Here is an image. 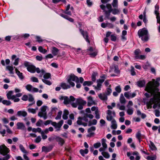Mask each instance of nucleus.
Returning <instances> with one entry per match:
<instances>
[{
  "label": "nucleus",
  "instance_id": "nucleus-7",
  "mask_svg": "<svg viewBox=\"0 0 160 160\" xmlns=\"http://www.w3.org/2000/svg\"><path fill=\"white\" fill-rule=\"evenodd\" d=\"M72 81H74L76 83H78L79 82V79L77 76L74 74H71L69 76L68 82L72 87H74L75 84Z\"/></svg>",
  "mask_w": 160,
  "mask_h": 160
},
{
  "label": "nucleus",
  "instance_id": "nucleus-54",
  "mask_svg": "<svg viewBox=\"0 0 160 160\" xmlns=\"http://www.w3.org/2000/svg\"><path fill=\"white\" fill-rule=\"evenodd\" d=\"M117 105L120 110H125V108L124 106H120V104H118Z\"/></svg>",
  "mask_w": 160,
  "mask_h": 160
},
{
  "label": "nucleus",
  "instance_id": "nucleus-15",
  "mask_svg": "<svg viewBox=\"0 0 160 160\" xmlns=\"http://www.w3.org/2000/svg\"><path fill=\"white\" fill-rule=\"evenodd\" d=\"M48 107L46 106H43L40 108V112L38 113V115L40 117H42V114H44V113H47L46 112V109Z\"/></svg>",
  "mask_w": 160,
  "mask_h": 160
},
{
  "label": "nucleus",
  "instance_id": "nucleus-9",
  "mask_svg": "<svg viewBox=\"0 0 160 160\" xmlns=\"http://www.w3.org/2000/svg\"><path fill=\"white\" fill-rule=\"evenodd\" d=\"M43 75L44 78L42 79V81L44 83L48 85H51V82L48 80L49 79H51V74L49 73H46L45 71V73Z\"/></svg>",
  "mask_w": 160,
  "mask_h": 160
},
{
  "label": "nucleus",
  "instance_id": "nucleus-4",
  "mask_svg": "<svg viewBox=\"0 0 160 160\" xmlns=\"http://www.w3.org/2000/svg\"><path fill=\"white\" fill-rule=\"evenodd\" d=\"M9 151L8 148L5 145L0 146V153L5 156L2 158H0V160H8L10 158V155L8 154Z\"/></svg>",
  "mask_w": 160,
  "mask_h": 160
},
{
  "label": "nucleus",
  "instance_id": "nucleus-12",
  "mask_svg": "<svg viewBox=\"0 0 160 160\" xmlns=\"http://www.w3.org/2000/svg\"><path fill=\"white\" fill-rule=\"evenodd\" d=\"M13 91H9L7 94V98L8 99H11L13 100L14 102H17L20 101L19 98H15V95H12Z\"/></svg>",
  "mask_w": 160,
  "mask_h": 160
},
{
  "label": "nucleus",
  "instance_id": "nucleus-17",
  "mask_svg": "<svg viewBox=\"0 0 160 160\" xmlns=\"http://www.w3.org/2000/svg\"><path fill=\"white\" fill-rule=\"evenodd\" d=\"M55 139L56 141L58 142V144L61 146H62L65 142L63 139L60 137H56Z\"/></svg>",
  "mask_w": 160,
  "mask_h": 160
},
{
  "label": "nucleus",
  "instance_id": "nucleus-13",
  "mask_svg": "<svg viewBox=\"0 0 160 160\" xmlns=\"http://www.w3.org/2000/svg\"><path fill=\"white\" fill-rule=\"evenodd\" d=\"M63 123V121L62 120L60 121L58 123H57L56 122H52L51 123V124L55 128H57L56 131H59L60 128H61L62 125Z\"/></svg>",
  "mask_w": 160,
  "mask_h": 160
},
{
  "label": "nucleus",
  "instance_id": "nucleus-34",
  "mask_svg": "<svg viewBox=\"0 0 160 160\" xmlns=\"http://www.w3.org/2000/svg\"><path fill=\"white\" fill-rule=\"evenodd\" d=\"M132 154L133 155H136V156L135 158L136 160H139L140 159V157L139 156V153L137 151H135L133 152Z\"/></svg>",
  "mask_w": 160,
  "mask_h": 160
},
{
  "label": "nucleus",
  "instance_id": "nucleus-49",
  "mask_svg": "<svg viewBox=\"0 0 160 160\" xmlns=\"http://www.w3.org/2000/svg\"><path fill=\"white\" fill-rule=\"evenodd\" d=\"M99 112V111L98 109V110L96 111V112H95V118L97 119H99L100 118Z\"/></svg>",
  "mask_w": 160,
  "mask_h": 160
},
{
  "label": "nucleus",
  "instance_id": "nucleus-52",
  "mask_svg": "<svg viewBox=\"0 0 160 160\" xmlns=\"http://www.w3.org/2000/svg\"><path fill=\"white\" fill-rule=\"evenodd\" d=\"M61 1L63 2L64 3H66V0H52V2L54 3H57Z\"/></svg>",
  "mask_w": 160,
  "mask_h": 160
},
{
  "label": "nucleus",
  "instance_id": "nucleus-64",
  "mask_svg": "<svg viewBox=\"0 0 160 160\" xmlns=\"http://www.w3.org/2000/svg\"><path fill=\"white\" fill-rule=\"evenodd\" d=\"M42 102L40 100H38L36 102L37 105L38 107L41 106L42 105Z\"/></svg>",
  "mask_w": 160,
  "mask_h": 160
},
{
  "label": "nucleus",
  "instance_id": "nucleus-55",
  "mask_svg": "<svg viewBox=\"0 0 160 160\" xmlns=\"http://www.w3.org/2000/svg\"><path fill=\"white\" fill-rule=\"evenodd\" d=\"M127 155L128 157H129V158L131 160H134V157L133 156H131V153L130 152H128L127 153Z\"/></svg>",
  "mask_w": 160,
  "mask_h": 160
},
{
  "label": "nucleus",
  "instance_id": "nucleus-58",
  "mask_svg": "<svg viewBox=\"0 0 160 160\" xmlns=\"http://www.w3.org/2000/svg\"><path fill=\"white\" fill-rule=\"evenodd\" d=\"M101 145V143L99 142H97L95 143H94L93 144V146L94 148H97L100 147Z\"/></svg>",
  "mask_w": 160,
  "mask_h": 160
},
{
  "label": "nucleus",
  "instance_id": "nucleus-23",
  "mask_svg": "<svg viewBox=\"0 0 160 160\" xmlns=\"http://www.w3.org/2000/svg\"><path fill=\"white\" fill-rule=\"evenodd\" d=\"M52 147L50 146L49 147L43 146L42 147V151L45 152H48L51 150L52 149Z\"/></svg>",
  "mask_w": 160,
  "mask_h": 160
},
{
  "label": "nucleus",
  "instance_id": "nucleus-22",
  "mask_svg": "<svg viewBox=\"0 0 160 160\" xmlns=\"http://www.w3.org/2000/svg\"><path fill=\"white\" fill-rule=\"evenodd\" d=\"M15 71L16 73L18 75L19 78L21 79H23L24 78V77L22 73L17 68H16Z\"/></svg>",
  "mask_w": 160,
  "mask_h": 160
},
{
  "label": "nucleus",
  "instance_id": "nucleus-36",
  "mask_svg": "<svg viewBox=\"0 0 160 160\" xmlns=\"http://www.w3.org/2000/svg\"><path fill=\"white\" fill-rule=\"evenodd\" d=\"M112 4L113 8H118V0H113Z\"/></svg>",
  "mask_w": 160,
  "mask_h": 160
},
{
  "label": "nucleus",
  "instance_id": "nucleus-2",
  "mask_svg": "<svg viewBox=\"0 0 160 160\" xmlns=\"http://www.w3.org/2000/svg\"><path fill=\"white\" fill-rule=\"evenodd\" d=\"M24 66L27 68L28 71L32 73H34L36 72L38 73H40L39 77H42L45 73V70L42 69L40 70L38 68H36L35 66L32 64L30 62L25 61L24 63Z\"/></svg>",
  "mask_w": 160,
  "mask_h": 160
},
{
  "label": "nucleus",
  "instance_id": "nucleus-19",
  "mask_svg": "<svg viewBox=\"0 0 160 160\" xmlns=\"http://www.w3.org/2000/svg\"><path fill=\"white\" fill-rule=\"evenodd\" d=\"M112 125L111 126V128L112 129H115L117 128V125L116 123V122L115 119H112L111 120Z\"/></svg>",
  "mask_w": 160,
  "mask_h": 160
},
{
  "label": "nucleus",
  "instance_id": "nucleus-50",
  "mask_svg": "<svg viewBox=\"0 0 160 160\" xmlns=\"http://www.w3.org/2000/svg\"><path fill=\"white\" fill-rule=\"evenodd\" d=\"M143 22H144L145 23H146L147 22V20L146 18V12L145 11H144L143 12Z\"/></svg>",
  "mask_w": 160,
  "mask_h": 160
},
{
  "label": "nucleus",
  "instance_id": "nucleus-57",
  "mask_svg": "<svg viewBox=\"0 0 160 160\" xmlns=\"http://www.w3.org/2000/svg\"><path fill=\"white\" fill-rule=\"evenodd\" d=\"M135 58L137 59H139L142 60H143L146 57L145 55H141L140 56H136Z\"/></svg>",
  "mask_w": 160,
  "mask_h": 160
},
{
  "label": "nucleus",
  "instance_id": "nucleus-62",
  "mask_svg": "<svg viewBox=\"0 0 160 160\" xmlns=\"http://www.w3.org/2000/svg\"><path fill=\"white\" fill-rule=\"evenodd\" d=\"M134 54L136 56H138L139 54L141 53L140 50L139 49H137L134 51Z\"/></svg>",
  "mask_w": 160,
  "mask_h": 160
},
{
  "label": "nucleus",
  "instance_id": "nucleus-53",
  "mask_svg": "<svg viewBox=\"0 0 160 160\" xmlns=\"http://www.w3.org/2000/svg\"><path fill=\"white\" fill-rule=\"evenodd\" d=\"M36 39L37 40V41L39 43L43 41L40 37L38 36H36Z\"/></svg>",
  "mask_w": 160,
  "mask_h": 160
},
{
  "label": "nucleus",
  "instance_id": "nucleus-30",
  "mask_svg": "<svg viewBox=\"0 0 160 160\" xmlns=\"http://www.w3.org/2000/svg\"><path fill=\"white\" fill-rule=\"evenodd\" d=\"M38 108L36 107L35 109L32 108H28V111L29 113H31L32 114H35L36 112V111L38 110Z\"/></svg>",
  "mask_w": 160,
  "mask_h": 160
},
{
  "label": "nucleus",
  "instance_id": "nucleus-37",
  "mask_svg": "<svg viewBox=\"0 0 160 160\" xmlns=\"http://www.w3.org/2000/svg\"><path fill=\"white\" fill-rule=\"evenodd\" d=\"M106 139L104 138H102V143L103 148L104 149H106L107 148V144L106 143Z\"/></svg>",
  "mask_w": 160,
  "mask_h": 160
},
{
  "label": "nucleus",
  "instance_id": "nucleus-51",
  "mask_svg": "<svg viewBox=\"0 0 160 160\" xmlns=\"http://www.w3.org/2000/svg\"><path fill=\"white\" fill-rule=\"evenodd\" d=\"M33 87L31 85L28 84L26 86V89L29 91H31L32 90Z\"/></svg>",
  "mask_w": 160,
  "mask_h": 160
},
{
  "label": "nucleus",
  "instance_id": "nucleus-33",
  "mask_svg": "<svg viewBox=\"0 0 160 160\" xmlns=\"http://www.w3.org/2000/svg\"><path fill=\"white\" fill-rule=\"evenodd\" d=\"M88 150L87 148L85 149L84 150L82 149L80 150V153L83 156H84L85 154H87L88 153Z\"/></svg>",
  "mask_w": 160,
  "mask_h": 160
},
{
  "label": "nucleus",
  "instance_id": "nucleus-24",
  "mask_svg": "<svg viewBox=\"0 0 160 160\" xmlns=\"http://www.w3.org/2000/svg\"><path fill=\"white\" fill-rule=\"evenodd\" d=\"M60 15L63 18H64L68 20L69 21L71 22H73L74 21V20L72 18L68 17V16H67L66 15H64L63 14H60Z\"/></svg>",
  "mask_w": 160,
  "mask_h": 160
},
{
  "label": "nucleus",
  "instance_id": "nucleus-3",
  "mask_svg": "<svg viewBox=\"0 0 160 160\" xmlns=\"http://www.w3.org/2000/svg\"><path fill=\"white\" fill-rule=\"evenodd\" d=\"M139 38L144 42L148 41L149 39V35L148 30L145 28L139 29L138 32Z\"/></svg>",
  "mask_w": 160,
  "mask_h": 160
},
{
  "label": "nucleus",
  "instance_id": "nucleus-18",
  "mask_svg": "<svg viewBox=\"0 0 160 160\" xmlns=\"http://www.w3.org/2000/svg\"><path fill=\"white\" fill-rule=\"evenodd\" d=\"M28 115L27 112L25 111H19L17 112V115L18 116L25 117Z\"/></svg>",
  "mask_w": 160,
  "mask_h": 160
},
{
  "label": "nucleus",
  "instance_id": "nucleus-21",
  "mask_svg": "<svg viewBox=\"0 0 160 160\" xmlns=\"http://www.w3.org/2000/svg\"><path fill=\"white\" fill-rule=\"evenodd\" d=\"M145 81L144 80H140L137 82V85L140 87H144L145 85Z\"/></svg>",
  "mask_w": 160,
  "mask_h": 160
},
{
  "label": "nucleus",
  "instance_id": "nucleus-47",
  "mask_svg": "<svg viewBox=\"0 0 160 160\" xmlns=\"http://www.w3.org/2000/svg\"><path fill=\"white\" fill-rule=\"evenodd\" d=\"M141 134L140 131L138 132L136 134V137L139 140V142H140Z\"/></svg>",
  "mask_w": 160,
  "mask_h": 160
},
{
  "label": "nucleus",
  "instance_id": "nucleus-63",
  "mask_svg": "<svg viewBox=\"0 0 160 160\" xmlns=\"http://www.w3.org/2000/svg\"><path fill=\"white\" fill-rule=\"evenodd\" d=\"M116 37L114 34H112L111 35V39L112 41H115L116 40Z\"/></svg>",
  "mask_w": 160,
  "mask_h": 160
},
{
  "label": "nucleus",
  "instance_id": "nucleus-32",
  "mask_svg": "<svg viewBox=\"0 0 160 160\" xmlns=\"http://www.w3.org/2000/svg\"><path fill=\"white\" fill-rule=\"evenodd\" d=\"M19 148L21 151L25 154H27L28 153V152L25 149L23 146L22 144H20L19 146Z\"/></svg>",
  "mask_w": 160,
  "mask_h": 160
},
{
  "label": "nucleus",
  "instance_id": "nucleus-38",
  "mask_svg": "<svg viewBox=\"0 0 160 160\" xmlns=\"http://www.w3.org/2000/svg\"><path fill=\"white\" fill-rule=\"evenodd\" d=\"M61 86L63 89H67L70 88V86L66 83H62Z\"/></svg>",
  "mask_w": 160,
  "mask_h": 160
},
{
  "label": "nucleus",
  "instance_id": "nucleus-42",
  "mask_svg": "<svg viewBox=\"0 0 160 160\" xmlns=\"http://www.w3.org/2000/svg\"><path fill=\"white\" fill-rule=\"evenodd\" d=\"M2 103L3 104L6 106L10 105L11 104V102L10 101H8L6 100H3L2 101Z\"/></svg>",
  "mask_w": 160,
  "mask_h": 160
},
{
  "label": "nucleus",
  "instance_id": "nucleus-59",
  "mask_svg": "<svg viewBox=\"0 0 160 160\" xmlns=\"http://www.w3.org/2000/svg\"><path fill=\"white\" fill-rule=\"evenodd\" d=\"M28 95H23L22 98V99L24 101H27L28 99Z\"/></svg>",
  "mask_w": 160,
  "mask_h": 160
},
{
  "label": "nucleus",
  "instance_id": "nucleus-26",
  "mask_svg": "<svg viewBox=\"0 0 160 160\" xmlns=\"http://www.w3.org/2000/svg\"><path fill=\"white\" fill-rule=\"evenodd\" d=\"M69 114V112L68 110H65L64 111L62 115V118L66 120L68 118V115Z\"/></svg>",
  "mask_w": 160,
  "mask_h": 160
},
{
  "label": "nucleus",
  "instance_id": "nucleus-41",
  "mask_svg": "<svg viewBox=\"0 0 160 160\" xmlns=\"http://www.w3.org/2000/svg\"><path fill=\"white\" fill-rule=\"evenodd\" d=\"M102 154L106 158H108L110 157V155L109 153L107 152H102Z\"/></svg>",
  "mask_w": 160,
  "mask_h": 160
},
{
  "label": "nucleus",
  "instance_id": "nucleus-45",
  "mask_svg": "<svg viewBox=\"0 0 160 160\" xmlns=\"http://www.w3.org/2000/svg\"><path fill=\"white\" fill-rule=\"evenodd\" d=\"M62 114V112L60 111L58 113L57 115L55 118L56 120L60 119L61 118V115Z\"/></svg>",
  "mask_w": 160,
  "mask_h": 160
},
{
  "label": "nucleus",
  "instance_id": "nucleus-60",
  "mask_svg": "<svg viewBox=\"0 0 160 160\" xmlns=\"http://www.w3.org/2000/svg\"><path fill=\"white\" fill-rule=\"evenodd\" d=\"M96 130V128L95 127L92 126L88 129V132H90L92 131H94Z\"/></svg>",
  "mask_w": 160,
  "mask_h": 160
},
{
  "label": "nucleus",
  "instance_id": "nucleus-10",
  "mask_svg": "<svg viewBox=\"0 0 160 160\" xmlns=\"http://www.w3.org/2000/svg\"><path fill=\"white\" fill-rule=\"evenodd\" d=\"M101 78H104V79H99L97 81V85H93V86L94 87V88L96 91H99L101 90L102 86V84L104 82L105 77L104 76H102L101 77Z\"/></svg>",
  "mask_w": 160,
  "mask_h": 160
},
{
  "label": "nucleus",
  "instance_id": "nucleus-43",
  "mask_svg": "<svg viewBox=\"0 0 160 160\" xmlns=\"http://www.w3.org/2000/svg\"><path fill=\"white\" fill-rule=\"evenodd\" d=\"M28 100L29 102H33V101H34V98H33V96L31 94H28Z\"/></svg>",
  "mask_w": 160,
  "mask_h": 160
},
{
  "label": "nucleus",
  "instance_id": "nucleus-8",
  "mask_svg": "<svg viewBox=\"0 0 160 160\" xmlns=\"http://www.w3.org/2000/svg\"><path fill=\"white\" fill-rule=\"evenodd\" d=\"M78 26H77V27L79 28L80 32L86 41L88 43H90V41L88 39V36L87 32L86 31L84 32L83 30L82 29V24L81 22H78Z\"/></svg>",
  "mask_w": 160,
  "mask_h": 160
},
{
  "label": "nucleus",
  "instance_id": "nucleus-1",
  "mask_svg": "<svg viewBox=\"0 0 160 160\" xmlns=\"http://www.w3.org/2000/svg\"><path fill=\"white\" fill-rule=\"evenodd\" d=\"M152 81L149 82L147 84L145 88V90L154 96V98L156 100H158L160 97V91L157 88L159 85V83L157 81H155L154 79Z\"/></svg>",
  "mask_w": 160,
  "mask_h": 160
},
{
  "label": "nucleus",
  "instance_id": "nucleus-40",
  "mask_svg": "<svg viewBox=\"0 0 160 160\" xmlns=\"http://www.w3.org/2000/svg\"><path fill=\"white\" fill-rule=\"evenodd\" d=\"M157 158V156L156 155H154L152 156H148L146 159L148 160H156Z\"/></svg>",
  "mask_w": 160,
  "mask_h": 160
},
{
  "label": "nucleus",
  "instance_id": "nucleus-56",
  "mask_svg": "<svg viewBox=\"0 0 160 160\" xmlns=\"http://www.w3.org/2000/svg\"><path fill=\"white\" fill-rule=\"evenodd\" d=\"M82 118L80 117H79L78 118V120L77 122V123L79 125H82Z\"/></svg>",
  "mask_w": 160,
  "mask_h": 160
},
{
  "label": "nucleus",
  "instance_id": "nucleus-44",
  "mask_svg": "<svg viewBox=\"0 0 160 160\" xmlns=\"http://www.w3.org/2000/svg\"><path fill=\"white\" fill-rule=\"evenodd\" d=\"M38 49L40 52L44 54L45 53L47 52V50L43 49L42 46L39 47Z\"/></svg>",
  "mask_w": 160,
  "mask_h": 160
},
{
  "label": "nucleus",
  "instance_id": "nucleus-46",
  "mask_svg": "<svg viewBox=\"0 0 160 160\" xmlns=\"http://www.w3.org/2000/svg\"><path fill=\"white\" fill-rule=\"evenodd\" d=\"M111 87V85H110L109 86V88H108L107 89L106 94L107 95H109L112 92V90L110 88Z\"/></svg>",
  "mask_w": 160,
  "mask_h": 160
},
{
  "label": "nucleus",
  "instance_id": "nucleus-11",
  "mask_svg": "<svg viewBox=\"0 0 160 160\" xmlns=\"http://www.w3.org/2000/svg\"><path fill=\"white\" fill-rule=\"evenodd\" d=\"M106 118L108 121H111L114 119V118L116 116V113L114 111L108 110L107 111Z\"/></svg>",
  "mask_w": 160,
  "mask_h": 160
},
{
  "label": "nucleus",
  "instance_id": "nucleus-39",
  "mask_svg": "<svg viewBox=\"0 0 160 160\" xmlns=\"http://www.w3.org/2000/svg\"><path fill=\"white\" fill-rule=\"evenodd\" d=\"M149 146L151 149L152 150H156L157 148L153 143L151 141H150Z\"/></svg>",
  "mask_w": 160,
  "mask_h": 160
},
{
  "label": "nucleus",
  "instance_id": "nucleus-14",
  "mask_svg": "<svg viewBox=\"0 0 160 160\" xmlns=\"http://www.w3.org/2000/svg\"><path fill=\"white\" fill-rule=\"evenodd\" d=\"M101 8L103 11L104 12V14L105 15L106 17L108 19H109V17L110 14V13L111 12V10H108L106 11V7L105 5L102 4L100 6Z\"/></svg>",
  "mask_w": 160,
  "mask_h": 160
},
{
  "label": "nucleus",
  "instance_id": "nucleus-5",
  "mask_svg": "<svg viewBox=\"0 0 160 160\" xmlns=\"http://www.w3.org/2000/svg\"><path fill=\"white\" fill-rule=\"evenodd\" d=\"M86 101L83 100L81 98H79L76 99L75 102L71 103V105L74 108H77L78 105V109L81 110L82 109L83 106L86 105Z\"/></svg>",
  "mask_w": 160,
  "mask_h": 160
},
{
  "label": "nucleus",
  "instance_id": "nucleus-29",
  "mask_svg": "<svg viewBox=\"0 0 160 160\" xmlns=\"http://www.w3.org/2000/svg\"><path fill=\"white\" fill-rule=\"evenodd\" d=\"M127 112L128 114L131 115L133 112V108L132 107H127Z\"/></svg>",
  "mask_w": 160,
  "mask_h": 160
},
{
  "label": "nucleus",
  "instance_id": "nucleus-6",
  "mask_svg": "<svg viewBox=\"0 0 160 160\" xmlns=\"http://www.w3.org/2000/svg\"><path fill=\"white\" fill-rule=\"evenodd\" d=\"M59 98L60 101L63 100V103L65 105L68 104L76 100L75 98L72 96H71L69 98L67 96H60Z\"/></svg>",
  "mask_w": 160,
  "mask_h": 160
},
{
  "label": "nucleus",
  "instance_id": "nucleus-16",
  "mask_svg": "<svg viewBox=\"0 0 160 160\" xmlns=\"http://www.w3.org/2000/svg\"><path fill=\"white\" fill-rule=\"evenodd\" d=\"M88 99V106L89 107L93 105L96 104L94 101L93 100L92 97L91 96L87 97Z\"/></svg>",
  "mask_w": 160,
  "mask_h": 160
},
{
  "label": "nucleus",
  "instance_id": "nucleus-25",
  "mask_svg": "<svg viewBox=\"0 0 160 160\" xmlns=\"http://www.w3.org/2000/svg\"><path fill=\"white\" fill-rule=\"evenodd\" d=\"M119 100L121 104H124L126 103V100L124 98L123 94L122 93L120 94Z\"/></svg>",
  "mask_w": 160,
  "mask_h": 160
},
{
  "label": "nucleus",
  "instance_id": "nucleus-31",
  "mask_svg": "<svg viewBox=\"0 0 160 160\" xmlns=\"http://www.w3.org/2000/svg\"><path fill=\"white\" fill-rule=\"evenodd\" d=\"M112 13L114 15H116L119 13L120 10L118 8H115L114 9L111 10Z\"/></svg>",
  "mask_w": 160,
  "mask_h": 160
},
{
  "label": "nucleus",
  "instance_id": "nucleus-61",
  "mask_svg": "<svg viewBox=\"0 0 160 160\" xmlns=\"http://www.w3.org/2000/svg\"><path fill=\"white\" fill-rule=\"evenodd\" d=\"M115 90L118 93H120L121 91V88L119 86L116 87L115 88Z\"/></svg>",
  "mask_w": 160,
  "mask_h": 160
},
{
  "label": "nucleus",
  "instance_id": "nucleus-48",
  "mask_svg": "<svg viewBox=\"0 0 160 160\" xmlns=\"http://www.w3.org/2000/svg\"><path fill=\"white\" fill-rule=\"evenodd\" d=\"M93 82L92 81H85L83 83V85L84 86L88 85V86H90L92 85Z\"/></svg>",
  "mask_w": 160,
  "mask_h": 160
},
{
  "label": "nucleus",
  "instance_id": "nucleus-20",
  "mask_svg": "<svg viewBox=\"0 0 160 160\" xmlns=\"http://www.w3.org/2000/svg\"><path fill=\"white\" fill-rule=\"evenodd\" d=\"M17 129H22L23 130L24 129L25 126L24 124L21 122H18L17 124Z\"/></svg>",
  "mask_w": 160,
  "mask_h": 160
},
{
  "label": "nucleus",
  "instance_id": "nucleus-35",
  "mask_svg": "<svg viewBox=\"0 0 160 160\" xmlns=\"http://www.w3.org/2000/svg\"><path fill=\"white\" fill-rule=\"evenodd\" d=\"M6 68L7 70L9 71L10 73L11 74H13V68L12 66H7L6 67Z\"/></svg>",
  "mask_w": 160,
  "mask_h": 160
},
{
  "label": "nucleus",
  "instance_id": "nucleus-27",
  "mask_svg": "<svg viewBox=\"0 0 160 160\" xmlns=\"http://www.w3.org/2000/svg\"><path fill=\"white\" fill-rule=\"evenodd\" d=\"M98 97L101 100L104 101L107 100L108 98L107 95L104 94H100L98 95Z\"/></svg>",
  "mask_w": 160,
  "mask_h": 160
},
{
  "label": "nucleus",
  "instance_id": "nucleus-28",
  "mask_svg": "<svg viewBox=\"0 0 160 160\" xmlns=\"http://www.w3.org/2000/svg\"><path fill=\"white\" fill-rule=\"evenodd\" d=\"M59 52V50L55 47H53L52 48V52L53 55L54 56H56L58 54Z\"/></svg>",
  "mask_w": 160,
  "mask_h": 160
}]
</instances>
